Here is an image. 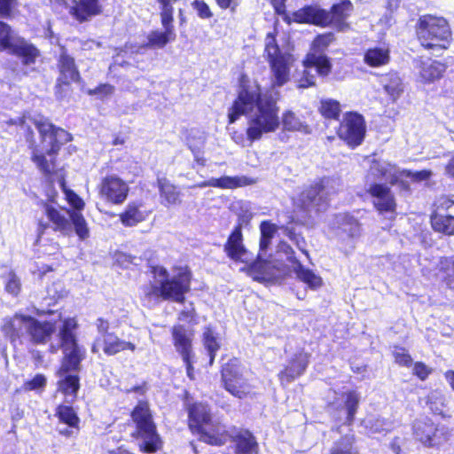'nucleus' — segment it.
Returning a JSON list of instances; mask_svg holds the SVG:
<instances>
[{
	"instance_id": "obj_1",
	"label": "nucleus",
	"mask_w": 454,
	"mask_h": 454,
	"mask_svg": "<svg viewBox=\"0 0 454 454\" xmlns=\"http://www.w3.org/2000/svg\"><path fill=\"white\" fill-rule=\"evenodd\" d=\"M278 98L271 93H262L256 81L243 78L238 97L229 110L230 123L241 115H248L247 137L251 141L261 139L264 135L276 132L281 123Z\"/></svg>"
},
{
	"instance_id": "obj_2",
	"label": "nucleus",
	"mask_w": 454,
	"mask_h": 454,
	"mask_svg": "<svg viewBox=\"0 0 454 454\" xmlns=\"http://www.w3.org/2000/svg\"><path fill=\"white\" fill-rule=\"evenodd\" d=\"M74 317L65 318L59 326V339L64 353L61 366L58 372L59 380L58 391L65 395L66 403H72L76 399L80 387L79 379L76 375L68 374L76 371L82 358V352L76 342L74 330L77 328Z\"/></svg>"
},
{
	"instance_id": "obj_3",
	"label": "nucleus",
	"mask_w": 454,
	"mask_h": 454,
	"mask_svg": "<svg viewBox=\"0 0 454 454\" xmlns=\"http://www.w3.org/2000/svg\"><path fill=\"white\" fill-rule=\"evenodd\" d=\"M35 126L42 137L41 147H35L32 153V161L44 174L54 171V158L61 145L71 140V135L63 129H59L47 120L35 121Z\"/></svg>"
},
{
	"instance_id": "obj_4",
	"label": "nucleus",
	"mask_w": 454,
	"mask_h": 454,
	"mask_svg": "<svg viewBox=\"0 0 454 454\" xmlns=\"http://www.w3.org/2000/svg\"><path fill=\"white\" fill-rule=\"evenodd\" d=\"M153 283L144 287L145 295L177 302L184 301V294L190 290L191 282V273L187 269H180L171 279L167 270L161 266L153 267Z\"/></svg>"
},
{
	"instance_id": "obj_5",
	"label": "nucleus",
	"mask_w": 454,
	"mask_h": 454,
	"mask_svg": "<svg viewBox=\"0 0 454 454\" xmlns=\"http://www.w3.org/2000/svg\"><path fill=\"white\" fill-rule=\"evenodd\" d=\"M189 427L197 431L200 440L206 443L220 446L227 442L224 427L211 420L210 411L202 403H196L189 408Z\"/></svg>"
},
{
	"instance_id": "obj_6",
	"label": "nucleus",
	"mask_w": 454,
	"mask_h": 454,
	"mask_svg": "<svg viewBox=\"0 0 454 454\" xmlns=\"http://www.w3.org/2000/svg\"><path fill=\"white\" fill-rule=\"evenodd\" d=\"M264 56L270 66L272 88L286 84L289 81L294 59L292 54L278 46L274 32L268 33L265 37Z\"/></svg>"
},
{
	"instance_id": "obj_7",
	"label": "nucleus",
	"mask_w": 454,
	"mask_h": 454,
	"mask_svg": "<svg viewBox=\"0 0 454 454\" xmlns=\"http://www.w3.org/2000/svg\"><path fill=\"white\" fill-rule=\"evenodd\" d=\"M450 35L445 19L433 15L420 17L418 36L424 48L434 51L445 50L449 47Z\"/></svg>"
},
{
	"instance_id": "obj_8",
	"label": "nucleus",
	"mask_w": 454,
	"mask_h": 454,
	"mask_svg": "<svg viewBox=\"0 0 454 454\" xmlns=\"http://www.w3.org/2000/svg\"><path fill=\"white\" fill-rule=\"evenodd\" d=\"M0 51H6L20 58L24 65L35 64L40 56L39 50L12 27L0 21Z\"/></svg>"
},
{
	"instance_id": "obj_9",
	"label": "nucleus",
	"mask_w": 454,
	"mask_h": 454,
	"mask_svg": "<svg viewBox=\"0 0 454 454\" xmlns=\"http://www.w3.org/2000/svg\"><path fill=\"white\" fill-rule=\"evenodd\" d=\"M132 419L137 425V434L141 438L140 450L154 453L161 448V441L156 433L148 403L139 402L132 412Z\"/></svg>"
},
{
	"instance_id": "obj_10",
	"label": "nucleus",
	"mask_w": 454,
	"mask_h": 454,
	"mask_svg": "<svg viewBox=\"0 0 454 454\" xmlns=\"http://www.w3.org/2000/svg\"><path fill=\"white\" fill-rule=\"evenodd\" d=\"M341 188L342 183L339 177H324L318 183L305 188L294 199V204L304 207L318 206L330 196L338 193Z\"/></svg>"
},
{
	"instance_id": "obj_11",
	"label": "nucleus",
	"mask_w": 454,
	"mask_h": 454,
	"mask_svg": "<svg viewBox=\"0 0 454 454\" xmlns=\"http://www.w3.org/2000/svg\"><path fill=\"white\" fill-rule=\"evenodd\" d=\"M412 434L417 442L427 448H440L450 438V432L447 427L435 424L427 417L414 420Z\"/></svg>"
},
{
	"instance_id": "obj_12",
	"label": "nucleus",
	"mask_w": 454,
	"mask_h": 454,
	"mask_svg": "<svg viewBox=\"0 0 454 454\" xmlns=\"http://www.w3.org/2000/svg\"><path fill=\"white\" fill-rule=\"evenodd\" d=\"M333 40V34H324L317 36L312 42L309 52L305 59L306 67H316L319 75H327L332 69L329 59L325 51Z\"/></svg>"
},
{
	"instance_id": "obj_13",
	"label": "nucleus",
	"mask_w": 454,
	"mask_h": 454,
	"mask_svg": "<svg viewBox=\"0 0 454 454\" xmlns=\"http://www.w3.org/2000/svg\"><path fill=\"white\" fill-rule=\"evenodd\" d=\"M222 378L226 390L234 396L243 398L251 392V387L244 379L243 369L237 359L224 364Z\"/></svg>"
},
{
	"instance_id": "obj_14",
	"label": "nucleus",
	"mask_w": 454,
	"mask_h": 454,
	"mask_svg": "<svg viewBox=\"0 0 454 454\" xmlns=\"http://www.w3.org/2000/svg\"><path fill=\"white\" fill-rule=\"evenodd\" d=\"M98 192L100 197L106 202L114 205H121L129 196V186L120 176L112 174L101 179Z\"/></svg>"
},
{
	"instance_id": "obj_15",
	"label": "nucleus",
	"mask_w": 454,
	"mask_h": 454,
	"mask_svg": "<svg viewBox=\"0 0 454 454\" xmlns=\"http://www.w3.org/2000/svg\"><path fill=\"white\" fill-rule=\"evenodd\" d=\"M339 137L349 146L359 145L365 135V125L363 117L357 114H348L339 129Z\"/></svg>"
},
{
	"instance_id": "obj_16",
	"label": "nucleus",
	"mask_w": 454,
	"mask_h": 454,
	"mask_svg": "<svg viewBox=\"0 0 454 454\" xmlns=\"http://www.w3.org/2000/svg\"><path fill=\"white\" fill-rule=\"evenodd\" d=\"M278 254H284L286 260L291 263L292 271L297 278L305 283L311 289H317L322 286L323 280L320 276L314 271L304 268L299 261L294 257L293 248L286 243L282 242L278 245Z\"/></svg>"
},
{
	"instance_id": "obj_17",
	"label": "nucleus",
	"mask_w": 454,
	"mask_h": 454,
	"mask_svg": "<svg viewBox=\"0 0 454 454\" xmlns=\"http://www.w3.org/2000/svg\"><path fill=\"white\" fill-rule=\"evenodd\" d=\"M271 243V238L263 237L261 235L260 240V254L258 261L254 269L261 274L260 278L262 280H277L286 274V267L283 262L277 261H262V253L266 251Z\"/></svg>"
},
{
	"instance_id": "obj_18",
	"label": "nucleus",
	"mask_w": 454,
	"mask_h": 454,
	"mask_svg": "<svg viewBox=\"0 0 454 454\" xmlns=\"http://www.w3.org/2000/svg\"><path fill=\"white\" fill-rule=\"evenodd\" d=\"M336 226L333 228L332 238L337 239L342 243H347L351 248L354 247L352 240L360 236V225L351 215L343 214L335 218Z\"/></svg>"
},
{
	"instance_id": "obj_19",
	"label": "nucleus",
	"mask_w": 454,
	"mask_h": 454,
	"mask_svg": "<svg viewBox=\"0 0 454 454\" xmlns=\"http://www.w3.org/2000/svg\"><path fill=\"white\" fill-rule=\"evenodd\" d=\"M224 434L233 442L236 454H258V442L250 431L233 427L228 432L224 429Z\"/></svg>"
},
{
	"instance_id": "obj_20",
	"label": "nucleus",
	"mask_w": 454,
	"mask_h": 454,
	"mask_svg": "<svg viewBox=\"0 0 454 454\" xmlns=\"http://www.w3.org/2000/svg\"><path fill=\"white\" fill-rule=\"evenodd\" d=\"M366 192L371 196L372 204L378 211L383 213L395 210V200L388 186L373 183L366 185Z\"/></svg>"
},
{
	"instance_id": "obj_21",
	"label": "nucleus",
	"mask_w": 454,
	"mask_h": 454,
	"mask_svg": "<svg viewBox=\"0 0 454 454\" xmlns=\"http://www.w3.org/2000/svg\"><path fill=\"white\" fill-rule=\"evenodd\" d=\"M92 352L98 353L102 350L108 356L115 355L123 350H136V345L132 342L122 340L115 334L110 333L102 336H98L92 346Z\"/></svg>"
},
{
	"instance_id": "obj_22",
	"label": "nucleus",
	"mask_w": 454,
	"mask_h": 454,
	"mask_svg": "<svg viewBox=\"0 0 454 454\" xmlns=\"http://www.w3.org/2000/svg\"><path fill=\"white\" fill-rule=\"evenodd\" d=\"M172 337L176 350L181 355L184 362L188 365V369L190 370L191 358L193 357V333L185 329L183 325H175L172 328Z\"/></svg>"
},
{
	"instance_id": "obj_23",
	"label": "nucleus",
	"mask_w": 454,
	"mask_h": 454,
	"mask_svg": "<svg viewBox=\"0 0 454 454\" xmlns=\"http://www.w3.org/2000/svg\"><path fill=\"white\" fill-rule=\"evenodd\" d=\"M55 320L39 321L30 317L27 322V335L34 343L43 344L47 342L57 329Z\"/></svg>"
},
{
	"instance_id": "obj_24",
	"label": "nucleus",
	"mask_w": 454,
	"mask_h": 454,
	"mask_svg": "<svg viewBox=\"0 0 454 454\" xmlns=\"http://www.w3.org/2000/svg\"><path fill=\"white\" fill-rule=\"evenodd\" d=\"M309 361V355L300 351L294 355L287 365L278 374L281 384H288L305 372Z\"/></svg>"
},
{
	"instance_id": "obj_25",
	"label": "nucleus",
	"mask_w": 454,
	"mask_h": 454,
	"mask_svg": "<svg viewBox=\"0 0 454 454\" xmlns=\"http://www.w3.org/2000/svg\"><path fill=\"white\" fill-rule=\"evenodd\" d=\"M291 22L312 23L317 26H327L329 13L317 6H306L290 14Z\"/></svg>"
},
{
	"instance_id": "obj_26",
	"label": "nucleus",
	"mask_w": 454,
	"mask_h": 454,
	"mask_svg": "<svg viewBox=\"0 0 454 454\" xmlns=\"http://www.w3.org/2000/svg\"><path fill=\"white\" fill-rule=\"evenodd\" d=\"M370 174L377 178L385 179L391 184L397 183L403 177L404 171L387 160L382 159H372L370 166Z\"/></svg>"
},
{
	"instance_id": "obj_27",
	"label": "nucleus",
	"mask_w": 454,
	"mask_h": 454,
	"mask_svg": "<svg viewBox=\"0 0 454 454\" xmlns=\"http://www.w3.org/2000/svg\"><path fill=\"white\" fill-rule=\"evenodd\" d=\"M419 69V81L422 83H430L442 77L445 72V66L431 59H420L417 66Z\"/></svg>"
},
{
	"instance_id": "obj_28",
	"label": "nucleus",
	"mask_w": 454,
	"mask_h": 454,
	"mask_svg": "<svg viewBox=\"0 0 454 454\" xmlns=\"http://www.w3.org/2000/svg\"><path fill=\"white\" fill-rule=\"evenodd\" d=\"M29 316L16 314L12 317L5 318L2 331L12 341L27 334Z\"/></svg>"
},
{
	"instance_id": "obj_29",
	"label": "nucleus",
	"mask_w": 454,
	"mask_h": 454,
	"mask_svg": "<svg viewBox=\"0 0 454 454\" xmlns=\"http://www.w3.org/2000/svg\"><path fill=\"white\" fill-rule=\"evenodd\" d=\"M353 12V4L350 0H340L334 4L329 13V23L339 30H343L348 25L346 19L350 16Z\"/></svg>"
},
{
	"instance_id": "obj_30",
	"label": "nucleus",
	"mask_w": 454,
	"mask_h": 454,
	"mask_svg": "<svg viewBox=\"0 0 454 454\" xmlns=\"http://www.w3.org/2000/svg\"><path fill=\"white\" fill-rule=\"evenodd\" d=\"M224 249L232 260L241 262L247 260V251L242 243V232L239 227H236L231 232Z\"/></svg>"
},
{
	"instance_id": "obj_31",
	"label": "nucleus",
	"mask_w": 454,
	"mask_h": 454,
	"mask_svg": "<svg viewBox=\"0 0 454 454\" xmlns=\"http://www.w3.org/2000/svg\"><path fill=\"white\" fill-rule=\"evenodd\" d=\"M59 68L60 72L59 80L64 84H68L71 82L79 80L80 74L75 66L74 59L65 51L60 54Z\"/></svg>"
},
{
	"instance_id": "obj_32",
	"label": "nucleus",
	"mask_w": 454,
	"mask_h": 454,
	"mask_svg": "<svg viewBox=\"0 0 454 454\" xmlns=\"http://www.w3.org/2000/svg\"><path fill=\"white\" fill-rule=\"evenodd\" d=\"M380 83L384 92L392 103L396 102L404 91L402 79L396 74H388L382 76Z\"/></svg>"
},
{
	"instance_id": "obj_33",
	"label": "nucleus",
	"mask_w": 454,
	"mask_h": 454,
	"mask_svg": "<svg viewBox=\"0 0 454 454\" xmlns=\"http://www.w3.org/2000/svg\"><path fill=\"white\" fill-rule=\"evenodd\" d=\"M100 12L98 0H80L71 10V14L80 21L87 20Z\"/></svg>"
},
{
	"instance_id": "obj_34",
	"label": "nucleus",
	"mask_w": 454,
	"mask_h": 454,
	"mask_svg": "<svg viewBox=\"0 0 454 454\" xmlns=\"http://www.w3.org/2000/svg\"><path fill=\"white\" fill-rule=\"evenodd\" d=\"M142 204L129 202L125 210L120 215V220L125 226L131 227L143 222L148 216V213L142 210Z\"/></svg>"
},
{
	"instance_id": "obj_35",
	"label": "nucleus",
	"mask_w": 454,
	"mask_h": 454,
	"mask_svg": "<svg viewBox=\"0 0 454 454\" xmlns=\"http://www.w3.org/2000/svg\"><path fill=\"white\" fill-rule=\"evenodd\" d=\"M164 28V31L153 30L152 31L147 38H148V46L149 47H156V48H164L168 43L176 40V32L174 26L170 25H161Z\"/></svg>"
},
{
	"instance_id": "obj_36",
	"label": "nucleus",
	"mask_w": 454,
	"mask_h": 454,
	"mask_svg": "<svg viewBox=\"0 0 454 454\" xmlns=\"http://www.w3.org/2000/svg\"><path fill=\"white\" fill-rule=\"evenodd\" d=\"M389 59V49L387 46L368 49L364 57V63L372 67L387 65Z\"/></svg>"
},
{
	"instance_id": "obj_37",
	"label": "nucleus",
	"mask_w": 454,
	"mask_h": 454,
	"mask_svg": "<svg viewBox=\"0 0 454 454\" xmlns=\"http://www.w3.org/2000/svg\"><path fill=\"white\" fill-rule=\"evenodd\" d=\"M215 187L221 189H236L239 187H244L255 183V180L246 176H221L215 178Z\"/></svg>"
},
{
	"instance_id": "obj_38",
	"label": "nucleus",
	"mask_w": 454,
	"mask_h": 454,
	"mask_svg": "<svg viewBox=\"0 0 454 454\" xmlns=\"http://www.w3.org/2000/svg\"><path fill=\"white\" fill-rule=\"evenodd\" d=\"M157 184L164 205H175L180 201L179 192L176 191V187L167 178H158Z\"/></svg>"
},
{
	"instance_id": "obj_39",
	"label": "nucleus",
	"mask_w": 454,
	"mask_h": 454,
	"mask_svg": "<svg viewBox=\"0 0 454 454\" xmlns=\"http://www.w3.org/2000/svg\"><path fill=\"white\" fill-rule=\"evenodd\" d=\"M282 123L284 129L288 131H297L305 135L311 132L309 126L301 121L292 111H286L283 114Z\"/></svg>"
},
{
	"instance_id": "obj_40",
	"label": "nucleus",
	"mask_w": 454,
	"mask_h": 454,
	"mask_svg": "<svg viewBox=\"0 0 454 454\" xmlns=\"http://www.w3.org/2000/svg\"><path fill=\"white\" fill-rule=\"evenodd\" d=\"M44 212L49 221L53 224V230L67 233L70 230L68 219L59 211L50 205H45Z\"/></svg>"
},
{
	"instance_id": "obj_41",
	"label": "nucleus",
	"mask_w": 454,
	"mask_h": 454,
	"mask_svg": "<svg viewBox=\"0 0 454 454\" xmlns=\"http://www.w3.org/2000/svg\"><path fill=\"white\" fill-rule=\"evenodd\" d=\"M432 227L434 231L447 235L454 234V215L451 214H435L431 218Z\"/></svg>"
},
{
	"instance_id": "obj_42",
	"label": "nucleus",
	"mask_w": 454,
	"mask_h": 454,
	"mask_svg": "<svg viewBox=\"0 0 454 454\" xmlns=\"http://www.w3.org/2000/svg\"><path fill=\"white\" fill-rule=\"evenodd\" d=\"M179 0H156L159 4L161 25L174 26V5Z\"/></svg>"
},
{
	"instance_id": "obj_43",
	"label": "nucleus",
	"mask_w": 454,
	"mask_h": 454,
	"mask_svg": "<svg viewBox=\"0 0 454 454\" xmlns=\"http://www.w3.org/2000/svg\"><path fill=\"white\" fill-rule=\"evenodd\" d=\"M203 345L209 355V364H212L215 356V353L220 348L217 337L210 327H207L203 333Z\"/></svg>"
},
{
	"instance_id": "obj_44",
	"label": "nucleus",
	"mask_w": 454,
	"mask_h": 454,
	"mask_svg": "<svg viewBox=\"0 0 454 454\" xmlns=\"http://www.w3.org/2000/svg\"><path fill=\"white\" fill-rule=\"evenodd\" d=\"M69 217L80 239L83 240L89 238L90 229L82 214L81 212H69Z\"/></svg>"
},
{
	"instance_id": "obj_45",
	"label": "nucleus",
	"mask_w": 454,
	"mask_h": 454,
	"mask_svg": "<svg viewBox=\"0 0 454 454\" xmlns=\"http://www.w3.org/2000/svg\"><path fill=\"white\" fill-rule=\"evenodd\" d=\"M187 145L193 154L194 160L199 165L205 166L206 159L203 156L205 137L202 135H200L197 138L190 137L188 139Z\"/></svg>"
},
{
	"instance_id": "obj_46",
	"label": "nucleus",
	"mask_w": 454,
	"mask_h": 454,
	"mask_svg": "<svg viewBox=\"0 0 454 454\" xmlns=\"http://www.w3.org/2000/svg\"><path fill=\"white\" fill-rule=\"evenodd\" d=\"M56 415L59 419L71 427H78L79 418L74 409L69 405H59Z\"/></svg>"
},
{
	"instance_id": "obj_47",
	"label": "nucleus",
	"mask_w": 454,
	"mask_h": 454,
	"mask_svg": "<svg viewBox=\"0 0 454 454\" xmlns=\"http://www.w3.org/2000/svg\"><path fill=\"white\" fill-rule=\"evenodd\" d=\"M3 278L5 291L13 296H17L21 290L20 278L14 272L10 271Z\"/></svg>"
},
{
	"instance_id": "obj_48",
	"label": "nucleus",
	"mask_w": 454,
	"mask_h": 454,
	"mask_svg": "<svg viewBox=\"0 0 454 454\" xmlns=\"http://www.w3.org/2000/svg\"><path fill=\"white\" fill-rule=\"evenodd\" d=\"M61 187L65 194L66 200L74 209L73 212H81L85 207L83 200L74 191L67 188L64 182H61Z\"/></svg>"
},
{
	"instance_id": "obj_49",
	"label": "nucleus",
	"mask_w": 454,
	"mask_h": 454,
	"mask_svg": "<svg viewBox=\"0 0 454 454\" xmlns=\"http://www.w3.org/2000/svg\"><path fill=\"white\" fill-rule=\"evenodd\" d=\"M340 112V104L336 100L325 99L321 101L320 113L325 118L336 119Z\"/></svg>"
},
{
	"instance_id": "obj_50",
	"label": "nucleus",
	"mask_w": 454,
	"mask_h": 454,
	"mask_svg": "<svg viewBox=\"0 0 454 454\" xmlns=\"http://www.w3.org/2000/svg\"><path fill=\"white\" fill-rule=\"evenodd\" d=\"M360 396L355 391L347 393L345 400V409L347 411V421L351 423L354 419Z\"/></svg>"
},
{
	"instance_id": "obj_51",
	"label": "nucleus",
	"mask_w": 454,
	"mask_h": 454,
	"mask_svg": "<svg viewBox=\"0 0 454 454\" xmlns=\"http://www.w3.org/2000/svg\"><path fill=\"white\" fill-rule=\"evenodd\" d=\"M440 270L445 272L444 280L447 286L454 289V260L450 258H442L440 261Z\"/></svg>"
},
{
	"instance_id": "obj_52",
	"label": "nucleus",
	"mask_w": 454,
	"mask_h": 454,
	"mask_svg": "<svg viewBox=\"0 0 454 454\" xmlns=\"http://www.w3.org/2000/svg\"><path fill=\"white\" fill-rule=\"evenodd\" d=\"M239 216V223L237 227H239L240 229L242 226L247 225L252 218L254 217V213L252 211V207L250 203L248 202H241L239 210L238 213Z\"/></svg>"
},
{
	"instance_id": "obj_53",
	"label": "nucleus",
	"mask_w": 454,
	"mask_h": 454,
	"mask_svg": "<svg viewBox=\"0 0 454 454\" xmlns=\"http://www.w3.org/2000/svg\"><path fill=\"white\" fill-rule=\"evenodd\" d=\"M46 382V378L43 374H36L32 380L24 382L22 389L24 391L42 390Z\"/></svg>"
},
{
	"instance_id": "obj_54",
	"label": "nucleus",
	"mask_w": 454,
	"mask_h": 454,
	"mask_svg": "<svg viewBox=\"0 0 454 454\" xmlns=\"http://www.w3.org/2000/svg\"><path fill=\"white\" fill-rule=\"evenodd\" d=\"M393 356L395 363L403 366H410L412 363V359L407 350L402 347H395L393 350Z\"/></svg>"
},
{
	"instance_id": "obj_55",
	"label": "nucleus",
	"mask_w": 454,
	"mask_h": 454,
	"mask_svg": "<svg viewBox=\"0 0 454 454\" xmlns=\"http://www.w3.org/2000/svg\"><path fill=\"white\" fill-rule=\"evenodd\" d=\"M303 64H305V60L303 61ZM304 67L305 70L303 72V75L298 81V87L305 89L315 85V75L311 73V70L314 69L317 72V67H306V65H304Z\"/></svg>"
},
{
	"instance_id": "obj_56",
	"label": "nucleus",
	"mask_w": 454,
	"mask_h": 454,
	"mask_svg": "<svg viewBox=\"0 0 454 454\" xmlns=\"http://www.w3.org/2000/svg\"><path fill=\"white\" fill-rule=\"evenodd\" d=\"M352 442V438L346 437L333 448L331 454H354Z\"/></svg>"
},
{
	"instance_id": "obj_57",
	"label": "nucleus",
	"mask_w": 454,
	"mask_h": 454,
	"mask_svg": "<svg viewBox=\"0 0 454 454\" xmlns=\"http://www.w3.org/2000/svg\"><path fill=\"white\" fill-rule=\"evenodd\" d=\"M114 92V87L108 83L100 84L94 90H89L90 95H97L102 99L113 95Z\"/></svg>"
},
{
	"instance_id": "obj_58",
	"label": "nucleus",
	"mask_w": 454,
	"mask_h": 454,
	"mask_svg": "<svg viewBox=\"0 0 454 454\" xmlns=\"http://www.w3.org/2000/svg\"><path fill=\"white\" fill-rule=\"evenodd\" d=\"M286 0H270L276 12L282 17L284 21L290 24L291 17L290 14L286 12Z\"/></svg>"
},
{
	"instance_id": "obj_59",
	"label": "nucleus",
	"mask_w": 454,
	"mask_h": 454,
	"mask_svg": "<svg viewBox=\"0 0 454 454\" xmlns=\"http://www.w3.org/2000/svg\"><path fill=\"white\" fill-rule=\"evenodd\" d=\"M192 7L198 12V15L202 19H208L212 17V12L209 6L203 0H195L192 4Z\"/></svg>"
},
{
	"instance_id": "obj_60",
	"label": "nucleus",
	"mask_w": 454,
	"mask_h": 454,
	"mask_svg": "<svg viewBox=\"0 0 454 454\" xmlns=\"http://www.w3.org/2000/svg\"><path fill=\"white\" fill-rule=\"evenodd\" d=\"M261 235L267 238H273L278 231L276 224L263 221L260 225Z\"/></svg>"
},
{
	"instance_id": "obj_61",
	"label": "nucleus",
	"mask_w": 454,
	"mask_h": 454,
	"mask_svg": "<svg viewBox=\"0 0 454 454\" xmlns=\"http://www.w3.org/2000/svg\"><path fill=\"white\" fill-rule=\"evenodd\" d=\"M404 174L403 176L405 177H411L414 181H422V180H427L431 177L432 172L430 170H420L414 173H411L410 171L403 170Z\"/></svg>"
},
{
	"instance_id": "obj_62",
	"label": "nucleus",
	"mask_w": 454,
	"mask_h": 454,
	"mask_svg": "<svg viewBox=\"0 0 454 454\" xmlns=\"http://www.w3.org/2000/svg\"><path fill=\"white\" fill-rule=\"evenodd\" d=\"M413 372L420 380H424L431 373V369H429L425 364L419 362L414 364Z\"/></svg>"
},
{
	"instance_id": "obj_63",
	"label": "nucleus",
	"mask_w": 454,
	"mask_h": 454,
	"mask_svg": "<svg viewBox=\"0 0 454 454\" xmlns=\"http://www.w3.org/2000/svg\"><path fill=\"white\" fill-rule=\"evenodd\" d=\"M438 394H432L429 397V402H428V404H429V408L430 410L432 411L433 413L434 414H437V415H441V416H444L443 415V411H442V406H443V400L442 397H439V400H440V405H438L436 403H434L433 402V399L435 398V399H438Z\"/></svg>"
},
{
	"instance_id": "obj_64",
	"label": "nucleus",
	"mask_w": 454,
	"mask_h": 454,
	"mask_svg": "<svg viewBox=\"0 0 454 454\" xmlns=\"http://www.w3.org/2000/svg\"><path fill=\"white\" fill-rule=\"evenodd\" d=\"M15 0H0V16L9 17L14 7Z\"/></svg>"
}]
</instances>
